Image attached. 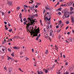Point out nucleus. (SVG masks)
<instances>
[{"instance_id":"nucleus-31","label":"nucleus","mask_w":74,"mask_h":74,"mask_svg":"<svg viewBox=\"0 0 74 74\" xmlns=\"http://www.w3.org/2000/svg\"><path fill=\"white\" fill-rule=\"evenodd\" d=\"M11 59V57H8V58L7 60H10V59Z\"/></svg>"},{"instance_id":"nucleus-54","label":"nucleus","mask_w":74,"mask_h":74,"mask_svg":"<svg viewBox=\"0 0 74 74\" xmlns=\"http://www.w3.org/2000/svg\"><path fill=\"white\" fill-rule=\"evenodd\" d=\"M64 1V0H60V2H62V1Z\"/></svg>"},{"instance_id":"nucleus-64","label":"nucleus","mask_w":74,"mask_h":74,"mask_svg":"<svg viewBox=\"0 0 74 74\" xmlns=\"http://www.w3.org/2000/svg\"><path fill=\"white\" fill-rule=\"evenodd\" d=\"M1 58L2 59H4V57L3 56H1Z\"/></svg>"},{"instance_id":"nucleus-18","label":"nucleus","mask_w":74,"mask_h":74,"mask_svg":"<svg viewBox=\"0 0 74 74\" xmlns=\"http://www.w3.org/2000/svg\"><path fill=\"white\" fill-rule=\"evenodd\" d=\"M46 19H47V21H50L51 20V17H50L49 19L48 18H47V17H46L45 18Z\"/></svg>"},{"instance_id":"nucleus-25","label":"nucleus","mask_w":74,"mask_h":74,"mask_svg":"<svg viewBox=\"0 0 74 74\" xmlns=\"http://www.w3.org/2000/svg\"><path fill=\"white\" fill-rule=\"evenodd\" d=\"M59 24H62V21L61 20L60 21H59Z\"/></svg>"},{"instance_id":"nucleus-20","label":"nucleus","mask_w":74,"mask_h":74,"mask_svg":"<svg viewBox=\"0 0 74 74\" xmlns=\"http://www.w3.org/2000/svg\"><path fill=\"white\" fill-rule=\"evenodd\" d=\"M55 49L56 50H57V49H58V46H56V45H55Z\"/></svg>"},{"instance_id":"nucleus-58","label":"nucleus","mask_w":74,"mask_h":74,"mask_svg":"<svg viewBox=\"0 0 74 74\" xmlns=\"http://www.w3.org/2000/svg\"><path fill=\"white\" fill-rule=\"evenodd\" d=\"M66 42L67 43H68V44H69V41L68 40H66Z\"/></svg>"},{"instance_id":"nucleus-7","label":"nucleus","mask_w":74,"mask_h":74,"mask_svg":"<svg viewBox=\"0 0 74 74\" xmlns=\"http://www.w3.org/2000/svg\"><path fill=\"white\" fill-rule=\"evenodd\" d=\"M50 36H52V34H53V31L52 30H51L50 31Z\"/></svg>"},{"instance_id":"nucleus-3","label":"nucleus","mask_w":74,"mask_h":74,"mask_svg":"<svg viewBox=\"0 0 74 74\" xmlns=\"http://www.w3.org/2000/svg\"><path fill=\"white\" fill-rule=\"evenodd\" d=\"M37 28V26H35V32H32V34H33V36H34V37H35V36H38V33H40V29H39V28L38 29L37 28V29H36V28Z\"/></svg>"},{"instance_id":"nucleus-5","label":"nucleus","mask_w":74,"mask_h":74,"mask_svg":"<svg viewBox=\"0 0 74 74\" xmlns=\"http://www.w3.org/2000/svg\"><path fill=\"white\" fill-rule=\"evenodd\" d=\"M35 6V4H34L31 7V10L32 11L34 10V6Z\"/></svg>"},{"instance_id":"nucleus-46","label":"nucleus","mask_w":74,"mask_h":74,"mask_svg":"<svg viewBox=\"0 0 74 74\" xmlns=\"http://www.w3.org/2000/svg\"><path fill=\"white\" fill-rule=\"evenodd\" d=\"M8 26H9V27H10V26H11V25L9 24H8Z\"/></svg>"},{"instance_id":"nucleus-35","label":"nucleus","mask_w":74,"mask_h":74,"mask_svg":"<svg viewBox=\"0 0 74 74\" xmlns=\"http://www.w3.org/2000/svg\"><path fill=\"white\" fill-rule=\"evenodd\" d=\"M11 55L12 56L14 57V53H13L12 54H11Z\"/></svg>"},{"instance_id":"nucleus-32","label":"nucleus","mask_w":74,"mask_h":74,"mask_svg":"<svg viewBox=\"0 0 74 74\" xmlns=\"http://www.w3.org/2000/svg\"><path fill=\"white\" fill-rule=\"evenodd\" d=\"M26 21V18H24L23 19V21H24V22H25Z\"/></svg>"},{"instance_id":"nucleus-33","label":"nucleus","mask_w":74,"mask_h":74,"mask_svg":"<svg viewBox=\"0 0 74 74\" xmlns=\"http://www.w3.org/2000/svg\"><path fill=\"white\" fill-rule=\"evenodd\" d=\"M58 14H59V15H61V12H58Z\"/></svg>"},{"instance_id":"nucleus-45","label":"nucleus","mask_w":74,"mask_h":74,"mask_svg":"<svg viewBox=\"0 0 74 74\" xmlns=\"http://www.w3.org/2000/svg\"><path fill=\"white\" fill-rule=\"evenodd\" d=\"M38 16V14H35V16Z\"/></svg>"},{"instance_id":"nucleus-8","label":"nucleus","mask_w":74,"mask_h":74,"mask_svg":"<svg viewBox=\"0 0 74 74\" xmlns=\"http://www.w3.org/2000/svg\"><path fill=\"white\" fill-rule=\"evenodd\" d=\"M40 36H41V34H39L38 36H37V37L36 38V40H38V38H40Z\"/></svg>"},{"instance_id":"nucleus-55","label":"nucleus","mask_w":74,"mask_h":74,"mask_svg":"<svg viewBox=\"0 0 74 74\" xmlns=\"http://www.w3.org/2000/svg\"><path fill=\"white\" fill-rule=\"evenodd\" d=\"M4 69H5V70L6 71L7 70V69H6V68H5V67L4 68Z\"/></svg>"},{"instance_id":"nucleus-63","label":"nucleus","mask_w":74,"mask_h":74,"mask_svg":"<svg viewBox=\"0 0 74 74\" xmlns=\"http://www.w3.org/2000/svg\"><path fill=\"white\" fill-rule=\"evenodd\" d=\"M5 30H8V28L7 27H6L5 28Z\"/></svg>"},{"instance_id":"nucleus-29","label":"nucleus","mask_w":74,"mask_h":74,"mask_svg":"<svg viewBox=\"0 0 74 74\" xmlns=\"http://www.w3.org/2000/svg\"><path fill=\"white\" fill-rule=\"evenodd\" d=\"M36 4L38 5H40V3L39 2L38 3H37Z\"/></svg>"},{"instance_id":"nucleus-57","label":"nucleus","mask_w":74,"mask_h":74,"mask_svg":"<svg viewBox=\"0 0 74 74\" xmlns=\"http://www.w3.org/2000/svg\"><path fill=\"white\" fill-rule=\"evenodd\" d=\"M10 13H11V12L10 11H9L8 12V14H10Z\"/></svg>"},{"instance_id":"nucleus-6","label":"nucleus","mask_w":74,"mask_h":74,"mask_svg":"<svg viewBox=\"0 0 74 74\" xmlns=\"http://www.w3.org/2000/svg\"><path fill=\"white\" fill-rule=\"evenodd\" d=\"M74 68V66L73 65H72L69 68V70L71 71L73 70V69Z\"/></svg>"},{"instance_id":"nucleus-59","label":"nucleus","mask_w":74,"mask_h":74,"mask_svg":"<svg viewBox=\"0 0 74 74\" xmlns=\"http://www.w3.org/2000/svg\"><path fill=\"white\" fill-rule=\"evenodd\" d=\"M37 7H38V6H37V5H36V6H35V8H37Z\"/></svg>"},{"instance_id":"nucleus-52","label":"nucleus","mask_w":74,"mask_h":74,"mask_svg":"<svg viewBox=\"0 0 74 74\" xmlns=\"http://www.w3.org/2000/svg\"><path fill=\"white\" fill-rule=\"evenodd\" d=\"M56 28L57 29H58L59 28V26L58 25H57L56 26Z\"/></svg>"},{"instance_id":"nucleus-56","label":"nucleus","mask_w":74,"mask_h":74,"mask_svg":"<svg viewBox=\"0 0 74 74\" xmlns=\"http://www.w3.org/2000/svg\"><path fill=\"white\" fill-rule=\"evenodd\" d=\"M70 34V33L69 32H68L67 33V34Z\"/></svg>"},{"instance_id":"nucleus-50","label":"nucleus","mask_w":74,"mask_h":74,"mask_svg":"<svg viewBox=\"0 0 74 74\" xmlns=\"http://www.w3.org/2000/svg\"><path fill=\"white\" fill-rule=\"evenodd\" d=\"M65 65H68V62H66L65 63Z\"/></svg>"},{"instance_id":"nucleus-49","label":"nucleus","mask_w":74,"mask_h":74,"mask_svg":"<svg viewBox=\"0 0 74 74\" xmlns=\"http://www.w3.org/2000/svg\"><path fill=\"white\" fill-rule=\"evenodd\" d=\"M20 53L21 55H22V54L23 53V52H22V51H21Z\"/></svg>"},{"instance_id":"nucleus-13","label":"nucleus","mask_w":74,"mask_h":74,"mask_svg":"<svg viewBox=\"0 0 74 74\" xmlns=\"http://www.w3.org/2000/svg\"><path fill=\"white\" fill-rule=\"evenodd\" d=\"M48 7H49V5H47V6L45 7L46 10H49V8H48Z\"/></svg>"},{"instance_id":"nucleus-23","label":"nucleus","mask_w":74,"mask_h":74,"mask_svg":"<svg viewBox=\"0 0 74 74\" xmlns=\"http://www.w3.org/2000/svg\"><path fill=\"white\" fill-rule=\"evenodd\" d=\"M61 30H62L61 29H60L58 30H57V32H58V33H59V32H60V31H61Z\"/></svg>"},{"instance_id":"nucleus-43","label":"nucleus","mask_w":74,"mask_h":74,"mask_svg":"<svg viewBox=\"0 0 74 74\" xmlns=\"http://www.w3.org/2000/svg\"><path fill=\"white\" fill-rule=\"evenodd\" d=\"M21 19L20 20V21H21V22H23V21L22 20V18H20Z\"/></svg>"},{"instance_id":"nucleus-30","label":"nucleus","mask_w":74,"mask_h":74,"mask_svg":"<svg viewBox=\"0 0 74 74\" xmlns=\"http://www.w3.org/2000/svg\"><path fill=\"white\" fill-rule=\"evenodd\" d=\"M12 29H10L9 30V32H12Z\"/></svg>"},{"instance_id":"nucleus-48","label":"nucleus","mask_w":74,"mask_h":74,"mask_svg":"<svg viewBox=\"0 0 74 74\" xmlns=\"http://www.w3.org/2000/svg\"><path fill=\"white\" fill-rule=\"evenodd\" d=\"M39 74H42V72L40 71V73H39Z\"/></svg>"},{"instance_id":"nucleus-61","label":"nucleus","mask_w":74,"mask_h":74,"mask_svg":"<svg viewBox=\"0 0 74 74\" xmlns=\"http://www.w3.org/2000/svg\"><path fill=\"white\" fill-rule=\"evenodd\" d=\"M18 70H20V71H22V70L21 69V68H19Z\"/></svg>"},{"instance_id":"nucleus-10","label":"nucleus","mask_w":74,"mask_h":74,"mask_svg":"<svg viewBox=\"0 0 74 74\" xmlns=\"http://www.w3.org/2000/svg\"><path fill=\"white\" fill-rule=\"evenodd\" d=\"M22 18V13H20L19 15V18L20 19Z\"/></svg>"},{"instance_id":"nucleus-28","label":"nucleus","mask_w":74,"mask_h":74,"mask_svg":"<svg viewBox=\"0 0 74 74\" xmlns=\"http://www.w3.org/2000/svg\"><path fill=\"white\" fill-rule=\"evenodd\" d=\"M62 10V8H60L58 9V11H60Z\"/></svg>"},{"instance_id":"nucleus-14","label":"nucleus","mask_w":74,"mask_h":74,"mask_svg":"<svg viewBox=\"0 0 74 74\" xmlns=\"http://www.w3.org/2000/svg\"><path fill=\"white\" fill-rule=\"evenodd\" d=\"M69 40L71 42H72V41L73 40V38H69Z\"/></svg>"},{"instance_id":"nucleus-38","label":"nucleus","mask_w":74,"mask_h":74,"mask_svg":"<svg viewBox=\"0 0 74 74\" xmlns=\"http://www.w3.org/2000/svg\"><path fill=\"white\" fill-rule=\"evenodd\" d=\"M49 25H48L47 27V29H49Z\"/></svg>"},{"instance_id":"nucleus-41","label":"nucleus","mask_w":74,"mask_h":74,"mask_svg":"<svg viewBox=\"0 0 74 74\" xmlns=\"http://www.w3.org/2000/svg\"><path fill=\"white\" fill-rule=\"evenodd\" d=\"M69 27V26L66 27V30H67V29H68Z\"/></svg>"},{"instance_id":"nucleus-47","label":"nucleus","mask_w":74,"mask_h":74,"mask_svg":"<svg viewBox=\"0 0 74 74\" xmlns=\"http://www.w3.org/2000/svg\"><path fill=\"white\" fill-rule=\"evenodd\" d=\"M32 52H34V49H32Z\"/></svg>"},{"instance_id":"nucleus-19","label":"nucleus","mask_w":74,"mask_h":74,"mask_svg":"<svg viewBox=\"0 0 74 74\" xmlns=\"http://www.w3.org/2000/svg\"><path fill=\"white\" fill-rule=\"evenodd\" d=\"M12 41V39H8V41H7V42H10V41Z\"/></svg>"},{"instance_id":"nucleus-62","label":"nucleus","mask_w":74,"mask_h":74,"mask_svg":"<svg viewBox=\"0 0 74 74\" xmlns=\"http://www.w3.org/2000/svg\"><path fill=\"white\" fill-rule=\"evenodd\" d=\"M63 25H64V24L63 23H62L61 25V26H63Z\"/></svg>"},{"instance_id":"nucleus-44","label":"nucleus","mask_w":74,"mask_h":74,"mask_svg":"<svg viewBox=\"0 0 74 74\" xmlns=\"http://www.w3.org/2000/svg\"><path fill=\"white\" fill-rule=\"evenodd\" d=\"M48 52H47V51H46L45 52V54H48Z\"/></svg>"},{"instance_id":"nucleus-22","label":"nucleus","mask_w":74,"mask_h":74,"mask_svg":"<svg viewBox=\"0 0 74 74\" xmlns=\"http://www.w3.org/2000/svg\"><path fill=\"white\" fill-rule=\"evenodd\" d=\"M74 10V8H73V7H71L70 8V10L71 11H72V10Z\"/></svg>"},{"instance_id":"nucleus-39","label":"nucleus","mask_w":74,"mask_h":74,"mask_svg":"<svg viewBox=\"0 0 74 74\" xmlns=\"http://www.w3.org/2000/svg\"><path fill=\"white\" fill-rule=\"evenodd\" d=\"M70 14H71V15H72V14H73V12L72 11L70 12Z\"/></svg>"},{"instance_id":"nucleus-2","label":"nucleus","mask_w":74,"mask_h":74,"mask_svg":"<svg viewBox=\"0 0 74 74\" xmlns=\"http://www.w3.org/2000/svg\"><path fill=\"white\" fill-rule=\"evenodd\" d=\"M62 13L64 14V15L62 16L63 19H65V18H67L69 17H70V15H69L70 14V12L68 11H66L65 10H63L62 11Z\"/></svg>"},{"instance_id":"nucleus-26","label":"nucleus","mask_w":74,"mask_h":74,"mask_svg":"<svg viewBox=\"0 0 74 74\" xmlns=\"http://www.w3.org/2000/svg\"><path fill=\"white\" fill-rule=\"evenodd\" d=\"M25 59L26 60H29V58H27L26 57H25Z\"/></svg>"},{"instance_id":"nucleus-24","label":"nucleus","mask_w":74,"mask_h":74,"mask_svg":"<svg viewBox=\"0 0 74 74\" xmlns=\"http://www.w3.org/2000/svg\"><path fill=\"white\" fill-rule=\"evenodd\" d=\"M61 6H63V7H65L66 6H67V5L66 4H64V5H62Z\"/></svg>"},{"instance_id":"nucleus-4","label":"nucleus","mask_w":74,"mask_h":74,"mask_svg":"<svg viewBox=\"0 0 74 74\" xmlns=\"http://www.w3.org/2000/svg\"><path fill=\"white\" fill-rule=\"evenodd\" d=\"M7 48L4 46H0V52L5 53L6 52Z\"/></svg>"},{"instance_id":"nucleus-34","label":"nucleus","mask_w":74,"mask_h":74,"mask_svg":"<svg viewBox=\"0 0 74 74\" xmlns=\"http://www.w3.org/2000/svg\"><path fill=\"white\" fill-rule=\"evenodd\" d=\"M20 7H17V9L18 10H19V9H20Z\"/></svg>"},{"instance_id":"nucleus-16","label":"nucleus","mask_w":74,"mask_h":74,"mask_svg":"<svg viewBox=\"0 0 74 74\" xmlns=\"http://www.w3.org/2000/svg\"><path fill=\"white\" fill-rule=\"evenodd\" d=\"M11 71H12L11 69L9 68L8 69V72H9V73H11Z\"/></svg>"},{"instance_id":"nucleus-51","label":"nucleus","mask_w":74,"mask_h":74,"mask_svg":"<svg viewBox=\"0 0 74 74\" xmlns=\"http://www.w3.org/2000/svg\"><path fill=\"white\" fill-rule=\"evenodd\" d=\"M57 60H58V61H59V60H60L59 57H58V58H57Z\"/></svg>"},{"instance_id":"nucleus-53","label":"nucleus","mask_w":74,"mask_h":74,"mask_svg":"<svg viewBox=\"0 0 74 74\" xmlns=\"http://www.w3.org/2000/svg\"><path fill=\"white\" fill-rule=\"evenodd\" d=\"M4 23H5V25H7V22H5H5H4Z\"/></svg>"},{"instance_id":"nucleus-9","label":"nucleus","mask_w":74,"mask_h":74,"mask_svg":"<svg viewBox=\"0 0 74 74\" xmlns=\"http://www.w3.org/2000/svg\"><path fill=\"white\" fill-rule=\"evenodd\" d=\"M72 4H73V3H72V2H70L69 3H67V5L69 6L71 5Z\"/></svg>"},{"instance_id":"nucleus-42","label":"nucleus","mask_w":74,"mask_h":74,"mask_svg":"<svg viewBox=\"0 0 74 74\" xmlns=\"http://www.w3.org/2000/svg\"><path fill=\"white\" fill-rule=\"evenodd\" d=\"M61 37V35H60L58 37V38L59 40H60V38Z\"/></svg>"},{"instance_id":"nucleus-11","label":"nucleus","mask_w":74,"mask_h":74,"mask_svg":"<svg viewBox=\"0 0 74 74\" xmlns=\"http://www.w3.org/2000/svg\"><path fill=\"white\" fill-rule=\"evenodd\" d=\"M49 70V69H44L43 70L44 71H45V72L46 73H48V70Z\"/></svg>"},{"instance_id":"nucleus-60","label":"nucleus","mask_w":74,"mask_h":74,"mask_svg":"<svg viewBox=\"0 0 74 74\" xmlns=\"http://www.w3.org/2000/svg\"><path fill=\"white\" fill-rule=\"evenodd\" d=\"M37 73H38V74H40V72H39V71H37Z\"/></svg>"},{"instance_id":"nucleus-36","label":"nucleus","mask_w":74,"mask_h":74,"mask_svg":"<svg viewBox=\"0 0 74 74\" xmlns=\"http://www.w3.org/2000/svg\"><path fill=\"white\" fill-rule=\"evenodd\" d=\"M24 7H26V8H28V6H27V5H24Z\"/></svg>"},{"instance_id":"nucleus-17","label":"nucleus","mask_w":74,"mask_h":74,"mask_svg":"<svg viewBox=\"0 0 74 74\" xmlns=\"http://www.w3.org/2000/svg\"><path fill=\"white\" fill-rule=\"evenodd\" d=\"M13 48H14V49H19V48H18V47H17L16 46L14 47Z\"/></svg>"},{"instance_id":"nucleus-15","label":"nucleus","mask_w":74,"mask_h":74,"mask_svg":"<svg viewBox=\"0 0 74 74\" xmlns=\"http://www.w3.org/2000/svg\"><path fill=\"white\" fill-rule=\"evenodd\" d=\"M9 5H12V3L11 2H9Z\"/></svg>"},{"instance_id":"nucleus-37","label":"nucleus","mask_w":74,"mask_h":74,"mask_svg":"<svg viewBox=\"0 0 74 74\" xmlns=\"http://www.w3.org/2000/svg\"><path fill=\"white\" fill-rule=\"evenodd\" d=\"M4 13L3 12H2V16H3L4 15Z\"/></svg>"},{"instance_id":"nucleus-1","label":"nucleus","mask_w":74,"mask_h":74,"mask_svg":"<svg viewBox=\"0 0 74 74\" xmlns=\"http://www.w3.org/2000/svg\"><path fill=\"white\" fill-rule=\"evenodd\" d=\"M28 20L29 22V24H27L26 28L28 30L29 29V26L30 25H32L33 24H35L37 21V20L35 19L33 20L32 18H29Z\"/></svg>"},{"instance_id":"nucleus-40","label":"nucleus","mask_w":74,"mask_h":74,"mask_svg":"<svg viewBox=\"0 0 74 74\" xmlns=\"http://www.w3.org/2000/svg\"><path fill=\"white\" fill-rule=\"evenodd\" d=\"M66 24H69V21H67L66 22Z\"/></svg>"},{"instance_id":"nucleus-27","label":"nucleus","mask_w":74,"mask_h":74,"mask_svg":"<svg viewBox=\"0 0 74 74\" xmlns=\"http://www.w3.org/2000/svg\"><path fill=\"white\" fill-rule=\"evenodd\" d=\"M8 50L9 52H11V49L8 48Z\"/></svg>"},{"instance_id":"nucleus-12","label":"nucleus","mask_w":74,"mask_h":74,"mask_svg":"<svg viewBox=\"0 0 74 74\" xmlns=\"http://www.w3.org/2000/svg\"><path fill=\"white\" fill-rule=\"evenodd\" d=\"M71 22L72 23H74V18L73 17H72L71 18Z\"/></svg>"},{"instance_id":"nucleus-21","label":"nucleus","mask_w":74,"mask_h":74,"mask_svg":"<svg viewBox=\"0 0 74 74\" xmlns=\"http://www.w3.org/2000/svg\"><path fill=\"white\" fill-rule=\"evenodd\" d=\"M5 40H3V44H5V41H7V40H5V39H4Z\"/></svg>"}]
</instances>
